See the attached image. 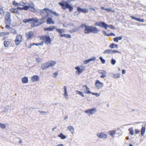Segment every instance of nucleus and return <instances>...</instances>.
Returning a JSON list of instances; mask_svg holds the SVG:
<instances>
[{"instance_id":"obj_1","label":"nucleus","mask_w":146,"mask_h":146,"mask_svg":"<svg viewBox=\"0 0 146 146\" xmlns=\"http://www.w3.org/2000/svg\"><path fill=\"white\" fill-rule=\"evenodd\" d=\"M80 27L82 29H84V27L85 28L84 33L86 34H89L90 33L96 34L100 31V30L98 29L97 27L93 26H88L86 24H82Z\"/></svg>"},{"instance_id":"obj_2","label":"nucleus","mask_w":146,"mask_h":146,"mask_svg":"<svg viewBox=\"0 0 146 146\" xmlns=\"http://www.w3.org/2000/svg\"><path fill=\"white\" fill-rule=\"evenodd\" d=\"M58 4L61 6L63 9L68 8L70 12H71L73 9V8L72 6H71L68 3L66 2H65L64 0H62L61 2H59Z\"/></svg>"},{"instance_id":"obj_3","label":"nucleus","mask_w":146,"mask_h":146,"mask_svg":"<svg viewBox=\"0 0 146 146\" xmlns=\"http://www.w3.org/2000/svg\"><path fill=\"white\" fill-rule=\"evenodd\" d=\"M41 39L46 44H48L52 42V40L48 35L43 36L41 37Z\"/></svg>"},{"instance_id":"obj_4","label":"nucleus","mask_w":146,"mask_h":146,"mask_svg":"<svg viewBox=\"0 0 146 146\" xmlns=\"http://www.w3.org/2000/svg\"><path fill=\"white\" fill-rule=\"evenodd\" d=\"M97 111V109L96 108H92L86 110L85 112L86 113L92 115L95 113Z\"/></svg>"},{"instance_id":"obj_5","label":"nucleus","mask_w":146,"mask_h":146,"mask_svg":"<svg viewBox=\"0 0 146 146\" xmlns=\"http://www.w3.org/2000/svg\"><path fill=\"white\" fill-rule=\"evenodd\" d=\"M95 85L98 90L101 89L104 86L103 83L100 82L98 80H97L96 81Z\"/></svg>"},{"instance_id":"obj_6","label":"nucleus","mask_w":146,"mask_h":146,"mask_svg":"<svg viewBox=\"0 0 146 146\" xmlns=\"http://www.w3.org/2000/svg\"><path fill=\"white\" fill-rule=\"evenodd\" d=\"M22 36L20 35H18L15 40V44L17 46L19 45L22 41Z\"/></svg>"},{"instance_id":"obj_7","label":"nucleus","mask_w":146,"mask_h":146,"mask_svg":"<svg viewBox=\"0 0 146 146\" xmlns=\"http://www.w3.org/2000/svg\"><path fill=\"white\" fill-rule=\"evenodd\" d=\"M11 16L10 13L9 12L7 13L5 15V18L6 24L11 23Z\"/></svg>"},{"instance_id":"obj_8","label":"nucleus","mask_w":146,"mask_h":146,"mask_svg":"<svg viewBox=\"0 0 146 146\" xmlns=\"http://www.w3.org/2000/svg\"><path fill=\"white\" fill-rule=\"evenodd\" d=\"M44 10H45V11L46 12V16L48 17V12H50L52 13L54 15H55L56 16H59V14L57 13L56 12L54 11H52L51 9H49L47 8H44Z\"/></svg>"},{"instance_id":"obj_9","label":"nucleus","mask_w":146,"mask_h":146,"mask_svg":"<svg viewBox=\"0 0 146 146\" xmlns=\"http://www.w3.org/2000/svg\"><path fill=\"white\" fill-rule=\"evenodd\" d=\"M96 135L98 137L100 138L106 139L108 137L107 135L103 132L98 133Z\"/></svg>"},{"instance_id":"obj_10","label":"nucleus","mask_w":146,"mask_h":146,"mask_svg":"<svg viewBox=\"0 0 146 146\" xmlns=\"http://www.w3.org/2000/svg\"><path fill=\"white\" fill-rule=\"evenodd\" d=\"M31 26L32 27H34L35 26L36 24H37L38 23L39 20L36 18H32L31 19Z\"/></svg>"},{"instance_id":"obj_11","label":"nucleus","mask_w":146,"mask_h":146,"mask_svg":"<svg viewBox=\"0 0 146 146\" xmlns=\"http://www.w3.org/2000/svg\"><path fill=\"white\" fill-rule=\"evenodd\" d=\"M98 72L100 74H102V75L100 76L101 78H103L106 77L107 72L106 70H99Z\"/></svg>"},{"instance_id":"obj_12","label":"nucleus","mask_w":146,"mask_h":146,"mask_svg":"<svg viewBox=\"0 0 146 146\" xmlns=\"http://www.w3.org/2000/svg\"><path fill=\"white\" fill-rule=\"evenodd\" d=\"M77 11L80 13L81 12L83 13H86L88 12V9H82L80 8V7H77Z\"/></svg>"},{"instance_id":"obj_13","label":"nucleus","mask_w":146,"mask_h":146,"mask_svg":"<svg viewBox=\"0 0 146 146\" xmlns=\"http://www.w3.org/2000/svg\"><path fill=\"white\" fill-rule=\"evenodd\" d=\"M96 57H93L90 58V59H88L87 60H84V63L85 64H87L88 63H89L90 62L94 60H96Z\"/></svg>"},{"instance_id":"obj_14","label":"nucleus","mask_w":146,"mask_h":146,"mask_svg":"<svg viewBox=\"0 0 146 146\" xmlns=\"http://www.w3.org/2000/svg\"><path fill=\"white\" fill-rule=\"evenodd\" d=\"M105 23L103 22H101L99 23L96 22L95 23V25L96 26H98L101 28H104Z\"/></svg>"},{"instance_id":"obj_15","label":"nucleus","mask_w":146,"mask_h":146,"mask_svg":"<svg viewBox=\"0 0 146 146\" xmlns=\"http://www.w3.org/2000/svg\"><path fill=\"white\" fill-rule=\"evenodd\" d=\"M49 68V65L47 62L43 64L41 66V68L42 70H46Z\"/></svg>"},{"instance_id":"obj_16","label":"nucleus","mask_w":146,"mask_h":146,"mask_svg":"<svg viewBox=\"0 0 146 146\" xmlns=\"http://www.w3.org/2000/svg\"><path fill=\"white\" fill-rule=\"evenodd\" d=\"M46 18V17H43L42 19L38 20H39L38 23L37 24H36L35 26H37L43 24L45 22V21H44L43 20Z\"/></svg>"},{"instance_id":"obj_17","label":"nucleus","mask_w":146,"mask_h":146,"mask_svg":"<svg viewBox=\"0 0 146 146\" xmlns=\"http://www.w3.org/2000/svg\"><path fill=\"white\" fill-rule=\"evenodd\" d=\"M56 28V27L54 26H51L50 27L47 28H44V30L45 31H52Z\"/></svg>"},{"instance_id":"obj_18","label":"nucleus","mask_w":146,"mask_h":146,"mask_svg":"<svg viewBox=\"0 0 146 146\" xmlns=\"http://www.w3.org/2000/svg\"><path fill=\"white\" fill-rule=\"evenodd\" d=\"M64 95L65 96V97L66 99H69V97L67 93V87L66 86H64Z\"/></svg>"},{"instance_id":"obj_19","label":"nucleus","mask_w":146,"mask_h":146,"mask_svg":"<svg viewBox=\"0 0 146 146\" xmlns=\"http://www.w3.org/2000/svg\"><path fill=\"white\" fill-rule=\"evenodd\" d=\"M27 37L29 39L31 38L32 36L33 35V33L32 31H29L26 34Z\"/></svg>"},{"instance_id":"obj_20","label":"nucleus","mask_w":146,"mask_h":146,"mask_svg":"<svg viewBox=\"0 0 146 146\" xmlns=\"http://www.w3.org/2000/svg\"><path fill=\"white\" fill-rule=\"evenodd\" d=\"M107 27H109L112 29H115V27L112 25H108L105 23L104 28L106 29H107Z\"/></svg>"},{"instance_id":"obj_21","label":"nucleus","mask_w":146,"mask_h":146,"mask_svg":"<svg viewBox=\"0 0 146 146\" xmlns=\"http://www.w3.org/2000/svg\"><path fill=\"white\" fill-rule=\"evenodd\" d=\"M90 90V89L87 86L83 85V88L82 90L84 92V93L87 94V92L89 91V90Z\"/></svg>"},{"instance_id":"obj_22","label":"nucleus","mask_w":146,"mask_h":146,"mask_svg":"<svg viewBox=\"0 0 146 146\" xmlns=\"http://www.w3.org/2000/svg\"><path fill=\"white\" fill-rule=\"evenodd\" d=\"M39 78L38 76L35 75L32 77V80L33 82H37L39 80Z\"/></svg>"},{"instance_id":"obj_23","label":"nucleus","mask_w":146,"mask_h":146,"mask_svg":"<svg viewBox=\"0 0 146 146\" xmlns=\"http://www.w3.org/2000/svg\"><path fill=\"white\" fill-rule=\"evenodd\" d=\"M130 17L132 19L136 20L138 22L143 23L144 22V20L143 19H141L139 18H137L135 17H134L133 16H131Z\"/></svg>"},{"instance_id":"obj_24","label":"nucleus","mask_w":146,"mask_h":146,"mask_svg":"<svg viewBox=\"0 0 146 146\" xmlns=\"http://www.w3.org/2000/svg\"><path fill=\"white\" fill-rule=\"evenodd\" d=\"M48 64L49 65V67L53 66L56 63V62L55 61H50L47 62Z\"/></svg>"},{"instance_id":"obj_25","label":"nucleus","mask_w":146,"mask_h":146,"mask_svg":"<svg viewBox=\"0 0 146 146\" xmlns=\"http://www.w3.org/2000/svg\"><path fill=\"white\" fill-rule=\"evenodd\" d=\"M47 23L48 24H54L55 22L52 21V19L51 18H48L46 21Z\"/></svg>"},{"instance_id":"obj_26","label":"nucleus","mask_w":146,"mask_h":146,"mask_svg":"<svg viewBox=\"0 0 146 146\" xmlns=\"http://www.w3.org/2000/svg\"><path fill=\"white\" fill-rule=\"evenodd\" d=\"M145 125L144 126L142 125V127L141 130V134L142 136H143L145 133Z\"/></svg>"},{"instance_id":"obj_27","label":"nucleus","mask_w":146,"mask_h":146,"mask_svg":"<svg viewBox=\"0 0 146 146\" xmlns=\"http://www.w3.org/2000/svg\"><path fill=\"white\" fill-rule=\"evenodd\" d=\"M75 69L77 70L78 74H80L82 73L84 70V69H80V68L78 66L76 67L75 68Z\"/></svg>"},{"instance_id":"obj_28","label":"nucleus","mask_w":146,"mask_h":146,"mask_svg":"<svg viewBox=\"0 0 146 146\" xmlns=\"http://www.w3.org/2000/svg\"><path fill=\"white\" fill-rule=\"evenodd\" d=\"M10 11L12 13H17L18 15L20 14V12L16 9H10Z\"/></svg>"},{"instance_id":"obj_29","label":"nucleus","mask_w":146,"mask_h":146,"mask_svg":"<svg viewBox=\"0 0 146 146\" xmlns=\"http://www.w3.org/2000/svg\"><path fill=\"white\" fill-rule=\"evenodd\" d=\"M122 36L117 37L113 38V41L116 42H118V40H121L122 39Z\"/></svg>"},{"instance_id":"obj_30","label":"nucleus","mask_w":146,"mask_h":146,"mask_svg":"<svg viewBox=\"0 0 146 146\" xmlns=\"http://www.w3.org/2000/svg\"><path fill=\"white\" fill-rule=\"evenodd\" d=\"M109 47L111 48H118V46L117 44H115L113 43H111L110 44Z\"/></svg>"},{"instance_id":"obj_31","label":"nucleus","mask_w":146,"mask_h":146,"mask_svg":"<svg viewBox=\"0 0 146 146\" xmlns=\"http://www.w3.org/2000/svg\"><path fill=\"white\" fill-rule=\"evenodd\" d=\"M22 82L23 83H26L28 82V78L27 77L23 78L22 79Z\"/></svg>"},{"instance_id":"obj_32","label":"nucleus","mask_w":146,"mask_h":146,"mask_svg":"<svg viewBox=\"0 0 146 146\" xmlns=\"http://www.w3.org/2000/svg\"><path fill=\"white\" fill-rule=\"evenodd\" d=\"M120 73L113 74V77L115 78H119L120 77Z\"/></svg>"},{"instance_id":"obj_33","label":"nucleus","mask_w":146,"mask_h":146,"mask_svg":"<svg viewBox=\"0 0 146 146\" xmlns=\"http://www.w3.org/2000/svg\"><path fill=\"white\" fill-rule=\"evenodd\" d=\"M58 137H60L62 139H64L66 137L62 133H61L58 135Z\"/></svg>"},{"instance_id":"obj_34","label":"nucleus","mask_w":146,"mask_h":146,"mask_svg":"<svg viewBox=\"0 0 146 146\" xmlns=\"http://www.w3.org/2000/svg\"><path fill=\"white\" fill-rule=\"evenodd\" d=\"M109 133H110V135L112 137H113L114 135L116 134L115 131L114 130L110 131H109Z\"/></svg>"},{"instance_id":"obj_35","label":"nucleus","mask_w":146,"mask_h":146,"mask_svg":"<svg viewBox=\"0 0 146 146\" xmlns=\"http://www.w3.org/2000/svg\"><path fill=\"white\" fill-rule=\"evenodd\" d=\"M29 9L30 11L33 12H35V11L36 10L35 9L33 6H32L30 5H29Z\"/></svg>"},{"instance_id":"obj_36","label":"nucleus","mask_w":146,"mask_h":146,"mask_svg":"<svg viewBox=\"0 0 146 146\" xmlns=\"http://www.w3.org/2000/svg\"><path fill=\"white\" fill-rule=\"evenodd\" d=\"M56 31L60 34H62L63 33H64L65 32L64 30L63 29H56Z\"/></svg>"},{"instance_id":"obj_37","label":"nucleus","mask_w":146,"mask_h":146,"mask_svg":"<svg viewBox=\"0 0 146 146\" xmlns=\"http://www.w3.org/2000/svg\"><path fill=\"white\" fill-rule=\"evenodd\" d=\"M133 127H131L129 129V131L130 134L132 135H134V131L133 130Z\"/></svg>"},{"instance_id":"obj_38","label":"nucleus","mask_w":146,"mask_h":146,"mask_svg":"<svg viewBox=\"0 0 146 146\" xmlns=\"http://www.w3.org/2000/svg\"><path fill=\"white\" fill-rule=\"evenodd\" d=\"M76 94L78 95H79L81 96L82 97H84V96L82 92L79 91L78 90H76Z\"/></svg>"},{"instance_id":"obj_39","label":"nucleus","mask_w":146,"mask_h":146,"mask_svg":"<svg viewBox=\"0 0 146 146\" xmlns=\"http://www.w3.org/2000/svg\"><path fill=\"white\" fill-rule=\"evenodd\" d=\"M111 49H107L106 50L103 52V53L104 54H111Z\"/></svg>"},{"instance_id":"obj_40","label":"nucleus","mask_w":146,"mask_h":146,"mask_svg":"<svg viewBox=\"0 0 146 146\" xmlns=\"http://www.w3.org/2000/svg\"><path fill=\"white\" fill-rule=\"evenodd\" d=\"M68 129L72 133H73L74 131V128L72 126H69L68 127Z\"/></svg>"},{"instance_id":"obj_41","label":"nucleus","mask_w":146,"mask_h":146,"mask_svg":"<svg viewBox=\"0 0 146 146\" xmlns=\"http://www.w3.org/2000/svg\"><path fill=\"white\" fill-rule=\"evenodd\" d=\"M32 18H30L29 19H26L23 20V21L24 23H29L31 21Z\"/></svg>"},{"instance_id":"obj_42","label":"nucleus","mask_w":146,"mask_h":146,"mask_svg":"<svg viewBox=\"0 0 146 146\" xmlns=\"http://www.w3.org/2000/svg\"><path fill=\"white\" fill-rule=\"evenodd\" d=\"M4 44L5 47H7L10 44L9 41H5L4 42Z\"/></svg>"},{"instance_id":"obj_43","label":"nucleus","mask_w":146,"mask_h":146,"mask_svg":"<svg viewBox=\"0 0 146 146\" xmlns=\"http://www.w3.org/2000/svg\"><path fill=\"white\" fill-rule=\"evenodd\" d=\"M10 29L11 33H13V34L15 35L17 34V31L15 29H11V28H10Z\"/></svg>"},{"instance_id":"obj_44","label":"nucleus","mask_w":146,"mask_h":146,"mask_svg":"<svg viewBox=\"0 0 146 146\" xmlns=\"http://www.w3.org/2000/svg\"><path fill=\"white\" fill-rule=\"evenodd\" d=\"M29 5V4L27 3H24L23 1H21L19 3V5L24 6L25 5Z\"/></svg>"},{"instance_id":"obj_45","label":"nucleus","mask_w":146,"mask_h":146,"mask_svg":"<svg viewBox=\"0 0 146 146\" xmlns=\"http://www.w3.org/2000/svg\"><path fill=\"white\" fill-rule=\"evenodd\" d=\"M29 4L28 5H25V6H24L23 7V10H27L29 9Z\"/></svg>"},{"instance_id":"obj_46","label":"nucleus","mask_w":146,"mask_h":146,"mask_svg":"<svg viewBox=\"0 0 146 146\" xmlns=\"http://www.w3.org/2000/svg\"><path fill=\"white\" fill-rule=\"evenodd\" d=\"M100 59V60L102 63L104 64L105 62V60L103 58L102 56H100L99 58Z\"/></svg>"},{"instance_id":"obj_47","label":"nucleus","mask_w":146,"mask_h":146,"mask_svg":"<svg viewBox=\"0 0 146 146\" xmlns=\"http://www.w3.org/2000/svg\"><path fill=\"white\" fill-rule=\"evenodd\" d=\"M116 52H118L120 54L121 53V52L116 50H111V54H113Z\"/></svg>"},{"instance_id":"obj_48","label":"nucleus","mask_w":146,"mask_h":146,"mask_svg":"<svg viewBox=\"0 0 146 146\" xmlns=\"http://www.w3.org/2000/svg\"><path fill=\"white\" fill-rule=\"evenodd\" d=\"M0 127L2 129H4L5 128V125L4 123H0Z\"/></svg>"},{"instance_id":"obj_49","label":"nucleus","mask_w":146,"mask_h":146,"mask_svg":"<svg viewBox=\"0 0 146 146\" xmlns=\"http://www.w3.org/2000/svg\"><path fill=\"white\" fill-rule=\"evenodd\" d=\"M116 62V60L113 58H112L111 60V63L113 65H114L115 64Z\"/></svg>"},{"instance_id":"obj_50","label":"nucleus","mask_w":146,"mask_h":146,"mask_svg":"<svg viewBox=\"0 0 146 146\" xmlns=\"http://www.w3.org/2000/svg\"><path fill=\"white\" fill-rule=\"evenodd\" d=\"M105 10L106 11H111L112 12L114 13L115 12V11L114 10H112L111 8H106Z\"/></svg>"},{"instance_id":"obj_51","label":"nucleus","mask_w":146,"mask_h":146,"mask_svg":"<svg viewBox=\"0 0 146 146\" xmlns=\"http://www.w3.org/2000/svg\"><path fill=\"white\" fill-rule=\"evenodd\" d=\"M64 37L68 38H70L71 37V36L70 34H64Z\"/></svg>"},{"instance_id":"obj_52","label":"nucleus","mask_w":146,"mask_h":146,"mask_svg":"<svg viewBox=\"0 0 146 146\" xmlns=\"http://www.w3.org/2000/svg\"><path fill=\"white\" fill-rule=\"evenodd\" d=\"M9 33H6L5 32H0V36L3 35H8Z\"/></svg>"},{"instance_id":"obj_53","label":"nucleus","mask_w":146,"mask_h":146,"mask_svg":"<svg viewBox=\"0 0 146 146\" xmlns=\"http://www.w3.org/2000/svg\"><path fill=\"white\" fill-rule=\"evenodd\" d=\"M13 5H14L15 6H16L17 5H19V3H17L16 2V1H13Z\"/></svg>"},{"instance_id":"obj_54","label":"nucleus","mask_w":146,"mask_h":146,"mask_svg":"<svg viewBox=\"0 0 146 146\" xmlns=\"http://www.w3.org/2000/svg\"><path fill=\"white\" fill-rule=\"evenodd\" d=\"M44 8L42 10L40 11V12L42 15H44V13H46V12L45 11V10H44Z\"/></svg>"},{"instance_id":"obj_55","label":"nucleus","mask_w":146,"mask_h":146,"mask_svg":"<svg viewBox=\"0 0 146 146\" xmlns=\"http://www.w3.org/2000/svg\"><path fill=\"white\" fill-rule=\"evenodd\" d=\"M135 132L136 134H138L140 133V131L138 129H135Z\"/></svg>"},{"instance_id":"obj_56","label":"nucleus","mask_w":146,"mask_h":146,"mask_svg":"<svg viewBox=\"0 0 146 146\" xmlns=\"http://www.w3.org/2000/svg\"><path fill=\"white\" fill-rule=\"evenodd\" d=\"M78 30H77L76 29H72L70 31V32L71 33H72L75 32L77 31Z\"/></svg>"},{"instance_id":"obj_57","label":"nucleus","mask_w":146,"mask_h":146,"mask_svg":"<svg viewBox=\"0 0 146 146\" xmlns=\"http://www.w3.org/2000/svg\"><path fill=\"white\" fill-rule=\"evenodd\" d=\"M11 23H9L8 24H6V25L5 27L6 28H9L10 29L9 26L10 25Z\"/></svg>"},{"instance_id":"obj_58","label":"nucleus","mask_w":146,"mask_h":146,"mask_svg":"<svg viewBox=\"0 0 146 146\" xmlns=\"http://www.w3.org/2000/svg\"><path fill=\"white\" fill-rule=\"evenodd\" d=\"M58 75V73L57 72H55L53 74V76L54 78H56L57 76Z\"/></svg>"},{"instance_id":"obj_59","label":"nucleus","mask_w":146,"mask_h":146,"mask_svg":"<svg viewBox=\"0 0 146 146\" xmlns=\"http://www.w3.org/2000/svg\"><path fill=\"white\" fill-rule=\"evenodd\" d=\"M115 36V35L114 33H110V34H108V36Z\"/></svg>"},{"instance_id":"obj_60","label":"nucleus","mask_w":146,"mask_h":146,"mask_svg":"<svg viewBox=\"0 0 146 146\" xmlns=\"http://www.w3.org/2000/svg\"><path fill=\"white\" fill-rule=\"evenodd\" d=\"M38 111L41 114H45L47 112L43 111Z\"/></svg>"},{"instance_id":"obj_61","label":"nucleus","mask_w":146,"mask_h":146,"mask_svg":"<svg viewBox=\"0 0 146 146\" xmlns=\"http://www.w3.org/2000/svg\"><path fill=\"white\" fill-rule=\"evenodd\" d=\"M87 92L88 94H91L92 95H95V93H96L92 92H90V91H88Z\"/></svg>"},{"instance_id":"obj_62","label":"nucleus","mask_w":146,"mask_h":146,"mask_svg":"<svg viewBox=\"0 0 146 146\" xmlns=\"http://www.w3.org/2000/svg\"><path fill=\"white\" fill-rule=\"evenodd\" d=\"M17 9H19V10H23V7H18L17 8Z\"/></svg>"},{"instance_id":"obj_63","label":"nucleus","mask_w":146,"mask_h":146,"mask_svg":"<svg viewBox=\"0 0 146 146\" xmlns=\"http://www.w3.org/2000/svg\"><path fill=\"white\" fill-rule=\"evenodd\" d=\"M103 33L105 35H106V36H108V34H107L106 33V32L105 31H103Z\"/></svg>"},{"instance_id":"obj_64","label":"nucleus","mask_w":146,"mask_h":146,"mask_svg":"<svg viewBox=\"0 0 146 146\" xmlns=\"http://www.w3.org/2000/svg\"><path fill=\"white\" fill-rule=\"evenodd\" d=\"M36 60L37 62H39L40 61V58H36Z\"/></svg>"}]
</instances>
